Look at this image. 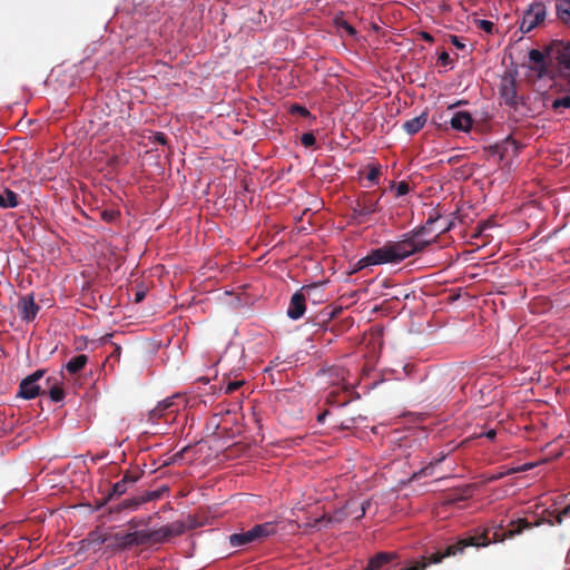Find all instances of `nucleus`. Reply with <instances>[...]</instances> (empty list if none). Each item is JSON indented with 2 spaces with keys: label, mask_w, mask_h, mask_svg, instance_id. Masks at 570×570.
Returning <instances> with one entry per match:
<instances>
[{
  "label": "nucleus",
  "mask_w": 570,
  "mask_h": 570,
  "mask_svg": "<svg viewBox=\"0 0 570 570\" xmlns=\"http://www.w3.org/2000/svg\"><path fill=\"white\" fill-rule=\"evenodd\" d=\"M529 59L539 78H560L570 83V40H552L542 51L531 49Z\"/></svg>",
  "instance_id": "nucleus-1"
},
{
  "label": "nucleus",
  "mask_w": 570,
  "mask_h": 570,
  "mask_svg": "<svg viewBox=\"0 0 570 570\" xmlns=\"http://www.w3.org/2000/svg\"><path fill=\"white\" fill-rule=\"evenodd\" d=\"M488 544H490L488 531L475 533L474 535L462 538L458 540L455 543L449 544L444 550H439L432 553L430 557H422L412 566L401 570H425L430 564H436L442 562L444 558L454 557L456 554L463 553L464 550L469 547H487Z\"/></svg>",
  "instance_id": "nucleus-2"
},
{
  "label": "nucleus",
  "mask_w": 570,
  "mask_h": 570,
  "mask_svg": "<svg viewBox=\"0 0 570 570\" xmlns=\"http://www.w3.org/2000/svg\"><path fill=\"white\" fill-rule=\"evenodd\" d=\"M434 222L435 219L430 217L424 226L404 235L403 239L399 242H391L397 263L411 255L423 252L429 245L435 242V239L430 240L421 238Z\"/></svg>",
  "instance_id": "nucleus-3"
},
{
  "label": "nucleus",
  "mask_w": 570,
  "mask_h": 570,
  "mask_svg": "<svg viewBox=\"0 0 570 570\" xmlns=\"http://www.w3.org/2000/svg\"><path fill=\"white\" fill-rule=\"evenodd\" d=\"M277 532V524L275 522H264L254 525L252 529L234 533L229 535V543L232 547H243L254 542H262Z\"/></svg>",
  "instance_id": "nucleus-4"
},
{
  "label": "nucleus",
  "mask_w": 570,
  "mask_h": 570,
  "mask_svg": "<svg viewBox=\"0 0 570 570\" xmlns=\"http://www.w3.org/2000/svg\"><path fill=\"white\" fill-rule=\"evenodd\" d=\"M380 196L374 193L362 191L351 205L352 218L357 223H364L379 210Z\"/></svg>",
  "instance_id": "nucleus-5"
},
{
  "label": "nucleus",
  "mask_w": 570,
  "mask_h": 570,
  "mask_svg": "<svg viewBox=\"0 0 570 570\" xmlns=\"http://www.w3.org/2000/svg\"><path fill=\"white\" fill-rule=\"evenodd\" d=\"M322 285L323 284L321 283H314L305 285L299 291L295 292L289 301L287 316L294 321L299 320L306 311V298H309L314 292L322 287Z\"/></svg>",
  "instance_id": "nucleus-6"
},
{
  "label": "nucleus",
  "mask_w": 570,
  "mask_h": 570,
  "mask_svg": "<svg viewBox=\"0 0 570 570\" xmlns=\"http://www.w3.org/2000/svg\"><path fill=\"white\" fill-rule=\"evenodd\" d=\"M547 17V7L542 1L531 3L522 16L520 31L528 33L540 26Z\"/></svg>",
  "instance_id": "nucleus-7"
},
{
  "label": "nucleus",
  "mask_w": 570,
  "mask_h": 570,
  "mask_svg": "<svg viewBox=\"0 0 570 570\" xmlns=\"http://www.w3.org/2000/svg\"><path fill=\"white\" fill-rule=\"evenodd\" d=\"M387 263H397L391 242L380 248L372 249L365 257L357 263L358 269L371 265H382Z\"/></svg>",
  "instance_id": "nucleus-8"
},
{
  "label": "nucleus",
  "mask_w": 570,
  "mask_h": 570,
  "mask_svg": "<svg viewBox=\"0 0 570 570\" xmlns=\"http://www.w3.org/2000/svg\"><path fill=\"white\" fill-rule=\"evenodd\" d=\"M46 370H37L24 377L19 385L18 396L24 400H32L42 394V385L38 382L45 376Z\"/></svg>",
  "instance_id": "nucleus-9"
},
{
  "label": "nucleus",
  "mask_w": 570,
  "mask_h": 570,
  "mask_svg": "<svg viewBox=\"0 0 570 570\" xmlns=\"http://www.w3.org/2000/svg\"><path fill=\"white\" fill-rule=\"evenodd\" d=\"M193 527V524L188 527L184 521L178 520L155 529L156 544L167 542L174 537H179Z\"/></svg>",
  "instance_id": "nucleus-10"
},
{
  "label": "nucleus",
  "mask_w": 570,
  "mask_h": 570,
  "mask_svg": "<svg viewBox=\"0 0 570 570\" xmlns=\"http://www.w3.org/2000/svg\"><path fill=\"white\" fill-rule=\"evenodd\" d=\"M500 96L504 105L514 107L518 104L517 83L511 75H504L499 87Z\"/></svg>",
  "instance_id": "nucleus-11"
},
{
  "label": "nucleus",
  "mask_w": 570,
  "mask_h": 570,
  "mask_svg": "<svg viewBox=\"0 0 570 570\" xmlns=\"http://www.w3.org/2000/svg\"><path fill=\"white\" fill-rule=\"evenodd\" d=\"M17 307L21 318L28 323L32 322L39 312V306L36 304L32 294L21 296Z\"/></svg>",
  "instance_id": "nucleus-12"
},
{
  "label": "nucleus",
  "mask_w": 570,
  "mask_h": 570,
  "mask_svg": "<svg viewBox=\"0 0 570 570\" xmlns=\"http://www.w3.org/2000/svg\"><path fill=\"white\" fill-rule=\"evenodd\" d=\"M137 476L126 472L120 481L116 482L108 495L102 500L100 505L106 504L109 500L115 497H120L125 494L130 485H132L137 481Z\"/></svg>",
  "instance_id": "nucleus-13"
},
{
  "label": "nucleus",
  "mask_w": 570,
  "mask_h": 570,
  "mask_svg": "<svg viewBox=\"0 0 570 570\" xmlns=\"http://www.w3.org/2000/svg\"><path fill=\"white\" fill-rule=\"evenodd\" d=\"M399 558L396 552H377L370 558L364 570H384L387 566Z\"/></svg>",
  "instance_id": "nucleus-14"
},
{
  "label": "nucleus",
  "mask_w": 570,
  "mask_h": 570,
  "mask_svg": "<svg viewBox=\"0 0 570 570\" xmlns=\"http://www.w3.org/2000/svg\"><path fill=\"white\" fill-rule=\"evenodd\" d=\"M473 119L468 111H458L451 119L450 125L454 130L468 132L471 130Z\"/></svg>",
  "instance_id": "nucleus-15"
},
{
  "label": "nucleus",
  "mask_w": 570,
  "mask_h": 570,
  "mask_svg": "<svg viewBox=\"0 0 570 570\" xmlns=\"http://www.w3.org/2000/svg\"><path fill=\"white\" fill-rule=\"evenodd\" d=\"M178 395H174L171 397H167L160 402L150 411L149 413V420L155 421L161 419L167 411L170 413H174L176 410H174L175 405V399H177Z\"/></svg>",
  "instance_id": "nucleus-16"
},
{
  "label": "nucleus",
  "mask_w": 570,
  "mask_h": 570,
  "mask_svg": "<svg viewBox=\"0 0 570 570\" xmlns=\"http://www.w3.org/2000/svg\"><path fill=\"white\" fill-rule=\"evenodd\" d=\"M557 19L570 28V0H553Z\"/></svg>",
  "instance_id": "nucleus-17"
},
{
  "label": "nucleus",
  "mask_w": 570,
  "mask_h": 570,
  "mask_svg": "<svg viewBox=\"0 0 570 570\" xmlns=\"http://www.w3.org/2000/svg\"><path fill=\"white\" fill-rule=\"evenodd\" d=\"M426 121H428V114L424 111L421 115H419L410 120H406L402 127L406 134L412 136V135L417 134L424 127Z\"/></svg>",
  "instance_id": "nucleus-18"
},
{
  "label": "nucleus",
  "mask_w": 570,
  "mask_h": 570,
  "mask_svg": "<svg viewBox=\"0 0 570 570\" xmlns=\"http://www.w3.org/2000/svg\"><path fill=\"white\" fill-rule=\"evenodd\" d=\"M19 195L9 188L0 193V208H16L19 206Z\"/></svg>",
  "instance_id": "nucleus-19"
},
{
  "label": "nucleus",
  "mask_w": 570,
  "mask_h": 570,
  "mask_svg": "<svg viewBox=\"0 0 570 570\" xmlns=\"http://www.w3.org/2000/svg\"><path fill=\"white\" fill-rule=\"evenodd\" d=\"M134 546H145V544H156V534L155 530L150 531H134Z\"/></svg>",
  "instance_id": "nucleus-20"
},
{
  "label": "nucleus",
  "mask_w": 570,
  "mask_h": 570,
  "mask_svg": "<svg viewBox=\"0 0 570 570\" xmlns=\"http://www.w3.org/2000/svg\"><path fill=\"white\" fill-rule=\"evenodd\" d=\"M144 502H140V497L126 499L122 502L109 508V513H119L122 510H136Z\"/></svg>",
  "instance_id": "nucleus-21"
},
{
  "label": "nucleus",
  "mask_w": 570,
  "mask_h": 570,
  "mask_svg": "<svg viewBox=\"0 0 570 570\" xmlns=\"http://www.w3.org/2000/svg\"><path fill=\"white\" fill-rule=\"evenodd\" d=\"M88 362V356L85 355V354H79L75 357H72L66 365V370L70 373V374H76L78 372H80L85 365L87 364Z\"/></svg>",
  "instance_id": "nucleus-22"
},
{
  "label": "nucleus",
  "mask_w": 570,
  "mask_h": 570,
  "mask_svg": "<svg viewBox=\"0 0 570 570\" xmlns=\"http://www.w3.org/2000/svg\"><path fill=\"white\" fill-rule=\"evenodd\" d=\"M472 494L471 487H465L462 489L454 490L452 493L448 495V502L454 503L459 501L468 500Z\"/></svg>",
  "instance_id": "nucleus-23"
},
{
  "label": "nucleus",
  "mask_w": 570,
  "mask_h": 570,
  "mask_svg": "<svg viewBox=\"0 0 570 570\" xmlns=\"http://www.w3.org/2000/svg\"><path fill=\"white\" fill-rule=\"evenodd\" d=\"M114 539L119 549H127L134 547L132 532L115 533Z\"/></svg>",
  "instance_id": "nucleus-24"
},
{
  "label": "nucleus",
  "mask_w": 570,
  "mask_h": 570,
  "mask_svg": "<svg viewBox=\"0 0 570 570\" xmlns=\"http://www.w3.org/2000/svg\"><path fill=\"white\" fill-rule=\"evenodd\" d=\"M446 458V453H441L439 458H436L433 462H431L429 465L421 469L417 473L414 474V476H428L432 475L434 465L441 463Z\"/></svg>",
  "instance_id": "nucleus-25"
},
{
  "label": "nucleus",
  "mask_w": 570,
  "mask_h": 570,
  "mask_svg": "<svg viewBox=\"0 0 570 570\" xmlns=\"http://www.w3.org/2000/svg\"><path fill=\"white\" fill-rule=\"evenodd\" d=\"M47 393L50 400L55 403L61 402L65 399V391L62 389V384L50 386V389L47 390Z\"/></svg>",
  "instance_id": "nucleus-26"
},
{
  "label": "nucleus",
  "mask_w": 570,
  "mask_h": 570,
  "mask_svg": "<svg viewBox=\"0 0 570 570\" xmlns=\"http://www.w3.org/2000/svg\"><path fill=\"white\" fill-rule=\"evenodd\" d=\"M512 529L509 530V535H515L522 532L523 529L531 528V524L525 519H519L511 522Z\"/></svg>",
  "instance_id": "nucleus-27"
},
{
  "label": "nucleus",
  "mask_w": 570,
  "mask_h": 570,
  "mask_svg": "<svg viewBox=\"0 0 570 570\" xmlns=\"http://www.w3.org/2000/svg\"><path fill=\"white\" fill-rule=\"evenodd\" d=\"M165 491H167L166 488H163V489H159L156 491H147L142 495H140V502L146 503V502L158 500L163 497Z\"/></svg>",
  "instance_id": "nucleus-28"
},
{
  "label": "nucleus",
  "mask_w": 570,
  "mask_h": 570,
  "mask_svg": "<svg viewBox=\"0 0 570 570\" xmlns=\"http://www.w3.org/2000/svg\"><path fill=\"white\" fill-rule=\"evenodd\" d=\"M534 466H535V464H533V463H527L521 466L511 468V469L498 472L497 475H499V478L502 479L503 476H507V475H510V474H513L517 472H523V471L531 470Z\"/></svg>",
  "instance_id": "nucleus-29"
},
{
  "label": "nucleus",
  "mask_w": 570,
  "mask_h": 570,
  "mask_svg": "<svg viewBox=\"0 0 570 570\" xmlns=\"http://www.w3.org/2000/svg\"><path fill=\"white\" fill-rule=\"evenodd\" d=\"M62 379H63L62 373L59 376H57V375L48 376L45 380V385L42 386V394H46L47 390H49L50 386L62 384Z\"/></svg>",
  "instance_id": "nucleus-30"
},
{
  "label": "nucleus",
  "mask_w": 570,
  "mask_h": 570,
  "mask_svg": "<svg viewBox=\"0 0 570 570\" xmlns=\"http://www.w3.org/2000/svg\"><path fill=\"white\" fill-rule=\"evenodd\" d=\"M391 187L395 188V196L396 197L404 196V195H406L410 191V185H409V183H406L404 180L399 181L397 184L392 183Z\"/></svg>",
  "instance_id": "nucleus-31"
},
{
  "label": "nucleus",
  "mask_w": 570,
  "mask_h": 570,
  "mask_svg": "<svg viewBox=\"0 0 570 570\" xmlns=\"http://www.w3.org/2000/svg\"><path fill=\"white\" fill-rule=\"evenodd\" d=\"M380 176V166L379 165H368V171L366 174V179L371 183H376Z\"/></svg>",
  "instance_id": "nucleus-32"
},
{
  "label": "nucleus",
  "mask_w": 570,
  "mask_h": 570,
  "mask_svg": "<svg viewBox=\"0 0 570 570\" xmlns=\"http://www.w3.org/2000/svg\"><path fill=\"white\" fill-rule=\"evenodd\" d=\"M552 108H570V95L554 99L552 101Z\"/></svg>",
  "instance_id": "nucleus-33"
},
{
  "label": "nucleus",
  "mask_w": 570,
  "mask_h": 570,
  "mask_svg": "<svg viewBox=\"0 0 570 570\" xmlns=\"http://www.w3.org/2000/svg\"><path fill=\"white\" fill-rule=\"evenodd\" d=\"M301 142L304 147L311 148L316 144V138L313 132H305L301 137Z\"/></svg>",
  "instance_id": "nucleus-34"
},
{
  "label": "nucleus",
  "mask_w": 570,
  "mask_h": 570,
  "mask_svg": "<svg viewBox=\"0 0 570 570\" xmlns=\"http://www.w3.org/2000/svg\"><path fill=\"white\" fill-rule=\"evenodd\" d=\"M289 110H291V114H297L305 118L311 116V112L308 111V109H306L304 106H301L298 104L292 105Z\"/></svg>",
  "instance_id": "nucleus-35"
},
{
  "label": "nucleus",
  "mask_w": 570,
  "mask_h": 570,
  "mask_svg": "<svg viewBox=\"0 0 570 570\" xmlns=\"http://www.w3.org/2000/svg\"><path fill=\"white\" fill-rule=\"evenodd\" d=\"M244 384V381L240 380V381H229L226 385H225V393L226 394H232L234 393L235 391H237L242 385Z\"/></svg>",
  "instance_id": "nucleus-36"
},
{
  "label": "nucleus",
  "mask_w": 570,
  "mask_h": 570,
  "mask_svg": "<svg viewBox=\"0 0 570 570\" xmlns=\"http://www.w3.org/2000/svg\"><path fill=\"white\" fill-rule=\"evenodd\" d=\"M478 27L487 33H492L494 30V23L489 20H479Z\"/></svg>",
  "instance_id": "nucleus-37"
},
{
  "label": "nucleus",
  "mask_w": 570,
  "mask_h": 570,
  "mask_svg": "<svg viewBox=\"0 0 570 570\" xmlns=\"http://www.w3.org/2000/svg\"><path fill=\"white\" fill-rule=\"evenodd\" d=\"M129 525V528L131 529H136L138 527H141V525H147L148 524V520L146 519H138V518H132L128 521L127 523Z\"/></svg>",
  "instance_id": "nucleus-38"
},
{
  "label": "nucleus",
  "mask_w": 570,
  "mask_h": 570,
  "mask_svg": "<svg viewBox=\"0 0 570 570\" xmlns=\"http://www.w3.org/2000/svg\"><path fill=\"white\" fill-rule=\"evenodd\" d=\"M570 515V504L563 508L557 515L553 523L561 524L563 517Z\"/></svg>",
  "instance_id": "nucleus-39"
},
{
  "label": "nucleus",
  "mask_w": 570,
  "mask_h": 570,
  "mask_svg": "<svg viewBox=\"0 0 570 570\" xmlns=\"http://www.w3.org/2000/svg\"><path fill=\"white\" fill-rule=\"evenodd\" d=\"M439 62L442 66L452 65L453 60L446 51H442L439 56Z\"/></svg>",
  "instance_id": "nucleus-40"
},
{
  "label": "nucleus",
  "mask_w": 570,
  "mask_h": 570,
  "mask_svg": "<svg viewBox=\"0 0 570 570\" xmlns=\"http://www.w3.org/2000/svg\"><path fill=\"white\" fill-rule=\"evenodd\" d=\"M153 140L160 144L166 145L167 144V137L164 132L157 131L153 135Z\"/></svg>",
  "instance_id": "nucleus-41"
},
{
  "label": "nucleus",
  "mask_w": 570,
  "mask_h": 570,
  "mask_svg": "<svg viewBox=\"0 0 570 570\" xmlns=\"http://www.w3.org/2000/svg\"><path fill=\"white\" fill-rule=\"evenodd\" d=\"M187 450V448L183 449L181 451L175 453L168 461H165L164 465H168L171 463L177 462L178 460L183 459L184 452Z\"/></svg>",
  "instance_id": "nucleus-42"
},
{
  "label": "nucleus",
  "mask_w": 570,
  "mask_h": 570,
  "mask_svg": "<svg viewBox=\"0 0 570 570\" xmlns=\"http://www.w3.org/2000/svg\"><path fill=\"white\" fill-rule=\"evenodd\" d=\"M450 41L459 50H463L465 48V45L458 36H450Z\"/></svg>",
  "instance_id": "nucleus-43"
},
{
  "label": "nucleus",
  "mask_w": 570,
  "mask_h": 570,
  "mask_svg": "<svg viewBox=\"0 0 570 570\" xmlns=\"http://www.w3.org/2000/svg\"><path fill=\"white\" fill-rule=\"evenodd\" d=\"M371 505V502L368 500L362 502L360 507V513L355 515V519H361L365 515L367 508Z\"/></svg>",
  "instance_id": "nucleus-44"
},
{
  "label": "nucleus",
  "mask_w": 570,
  "mask_h": 570,
  "mask_svg": "<svg viewBox=\"0 0 570 570\" xmlns=\"http://www.w3.org/2000/svg\"><path fill=\"white\" fill-rule=\"evenodd\" d=\"M101 215H102L104 220L112 222L116 218L117 213L112 212V210H110V212L105 210Z\"/></svg>",
  "instance_id": "nucleus-45"
},
{
  "label": "nucleus",
  "mask_w": 570,
  "mask_h": 570,
  "mask_svg": "<svg viewBox=\"0 0 570 570\" xmlns=\"http://www.w3.org/2000/svg\"><path fill=\"white\" fill-rule=\"evenodd\" d=\"M489 226H491L489 222H484V223L478 225V227H476L478 230L474 236L475 237L480 236L484 232V229L488 228Z\"/></svg>",
  "instance_id": "nucleus-46"
},
{
  "label": "nucleus",
  "mask_w": 570,
  "mask_h": 570,
  "mask_svg": "<svg viewBox=\"0 0 570 570\" xmlns=\"http://www.w3.org/2000/svg\"><path fill=\"white\" fill-rule=\"evenodd\" d=\"M145 296H146V293H145L144 291H137V292L135 293V302H136V303H140V302H142V301H144V298H145Z\"/></svg>",
  "instance_id": "nucleus-47"
},
{
  "label": "nucleus",
  "mask_w": 570,
  "mask_h": 570,
  "mask_svg": "<svg viewBox=\"0 0 570 570\" xmlns=\"http://www.w3.org/2000/svg\"><path fill=\"white\" fill-rule=\"evenodd\" d=\"M327 414H328V411H324V412L320 413L317 415V422L321 423V424L324 423L325 417H326Z\"/></svg>",
  "instance_id": "nucleus-48"
},
{
  "label": "nucleus",
  "mask_w": 570,
  "mask_h": 570,
  "mask_svg": "<svg viewBox=\"0 0 570 570\" xmlns=\"http://www.w3.org/2000/svg\"><path fill=\"white\" fill-rule=\"evenodd\" d=\"M422 39L428 41V42H432L433 41V37L428 33V32H422Z\"/></svg>",
  "instance_id": "nucleus-49"
},
{
  "label": "nucleus",
  "mask_w": 570,
  "mask_h": 570,
  "mask_svg": "<svg viewBox=\"0 0 570 570\" xmlns=\"http://www.w3.org/2000/svg\"><path fill=\"white\" fill-rule=\"evenodd\" d=\"M497 435V432L494 430H490L485 433V436L489 439V440H493Z\"/></svg>",
  "instance_id": "nucleus-50"
},
{
  "label": "nucleus",
  "mask_w": 570,
  "mask_h": 570,
  "mask_svg": "<svg viewBox=\"0 0 570 570\" xmlns=\"http://www.w3.org/2000/svg\"><path fill=\"white\" fill-rule=\"evenodd\" d=\"M499 479H500V478H499V475H497V473H495V474H492L491 476H489V478H488V480H489V481H491V482H492V481H497V480H499Z\"/></svg>",
  "instance_id": "nucleus-51"
},
{
  "label": "nucleus",
  "mask_w": 570,
  "mask_h": 570,
  "mask_svg": "<svg viewBox=\"0 0 570 570\" xmlns=\"http://www.w3.org/2000/svg\"><path fill=\"white\" fill-rule=\"evenodd\" d=\"M107 540H108V537H107V535H101V537L99 538V541H100L101 543H105Z\"/></svg>",
  "instance_id": "nucleus-52"
},
{
  "label": "nucleus",
  "mask_w": 570,
  "mask_h": 570,
  "mask_svg": "<svg viewBox=\"0 0 570 570\" xmlns=\"http://www.w3.org/2000/svg\"><path fill=\"white\" fill-rule=\"evenodd\" d=\"M448 229H450V226L443 227L441 232H445Z\"/></svg>",
  "instance_id": "nucleus-53"
},
{
  "label": "nucleus",
  "mask_w": 570,
  "mask_h": 570,
  "mask_svg": "<svg viewBox=\"0 0 570 570\" xmlns=\"http://www.w3.org/2000/svg\"><path fill=\"white\" fill-rule=\"evenodd\" d=\"M348 31H350L351 33H354V29H353L352 27H348Z\"/></svg>",
  "instance_id": "nucleus-54"
}]
</instances>
